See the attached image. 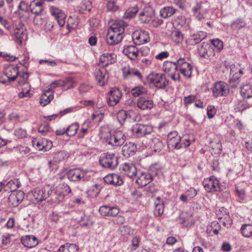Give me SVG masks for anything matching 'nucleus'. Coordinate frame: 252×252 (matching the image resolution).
<instances>
[{"mask_svg": "<svg viewBox=\"0 0 252 252\" xmlns=\"http://www.w3.org/2000/svg\"><path fill=\"white\" fill-rule=\"evenodd\" d=\"M126 25L123 21L114 23L108 30L106 37L107 43L109 45H115L119 43L123 38V34Z\"/></svg>", "mask_w": 252, "mask_h": 252, "instance_id": "nucleus-1", "label": "nucleus"}, {"mask_svg": "<svg viewBox=\"0 0 252 252\" xmlns=\"http://www.w3.org/2000/svg\"><path fill=\"white\" fill-rule=\"evenodd\" d=\"M99 162L102 167L114 170L118 165V157L114 153H104L100 156Z\"/></svg>", "mask_w": 252, "mask_h": 252, "instance_id": "nucleus-2", "label": "nucleus"}, {"mask_svg": "<svg viewBox=\"0 0 252 252\" xmlns=\"http://www.w3.org/2000/svg\"><path fill=\"white\" fill-rule=\"evenodd\" d=\"M126 136L122 131L116 130L110 132L106 137V142L113 146H120L126 141Z\"/></svg>", "mask_w": 252, "mask_h": 252, "instance_id": "nucleus-3", "label": "nucleus"}, {"mask_svg": "<svg viewBox=\"0 0 252 252\" xmlns=\"http://www.w3.org/2000/svg\"><path fill=\"white\" fill-rule=\"evenodd\" d=\"M203 185L208 192H220L222 190V186L220 181L214 176L205 179L203 182Z\"/></svg>", "mask_w": 252, "mask_h": 252, "instance_id": "nucleus-4", "label": "nucleus"}, {"mask_svg": "<svg viewBox=\"0 0 252 252\" xmlns=\"http://www.w3.org/2000/svg\"><path fill=\"white\" fill-rule=\"evenodd\" d=\"M212 95L214 97L227 96L229 93V89L226 83L222 81L216 82L212 88Z\"/></svg>", "mask_w": 252, "mask_h": 252, "instance_id": "nucleus-5", "label": "nucleus"}, {"mask_svg": "<svg viewBox=\"0 0 252 252\" xmlns=\"http://www.w3.org/2000/svg\"><path fill=\"white\" fill-rule=\"evenodd\" d=\"M195 17L199 21L207 18L209 13V6L207 2H198L192 7Z\"/></svg>", "mask_w": 252, "mask_h": 252, "instance_id": "nucleus-6", "label": "nucleus"}, {"mask_svg": "<svg viewBox=\"0 0 252 252\" xmlns=\"http://www.w3.org/2000/svg\"><path fill=\"white\" fill-rule=\"evenodd\" d=\"M43 10V3L40 0H34L30 5V11L35 15L33 22L35 24L41 23V14Z\"/></svg>", "mask_w": 252, "mask_h": 252, "instance_id": "nucleus-7", "label": "nucleus"}, {"mask_svg": "<svg viewBox=\"0 0 252 252\" xmlns=\"http://www.w3.org/2000/svg\"><path fill=\"white\" fill-rule=\"evenodd\" d=\"M162 69L168 74L173 80L180 79L179 72L178 70L177 60L176 62L166 61L162 65Z\"/></svg>", "mask_w": 252, "mask_h": 252, "instance_id": "nucleus-8", "label": "nucleus"}, {"mask_svg": "<svg viewBox=\"0 0 252 252\" xmlns=\"http://www.w3.org/2000/svg\"><path fill=\"white\" fill-rule=\"evenodd\" d=\"M199 55L207 60H211L215 56V49L210 44L205 42H202L197 46Z\"/></svg>", "mask_w": 252, "mask_h": 252, "instance_id": "nucleus-9", "label": "nucleus"}, {"mask_svg": "<svg viewBox=\"0 0 252 252\" xmlns=\"http://www.w3.org/2000/svg\"><path fill=\"white\" fill-rule=\"evenodd\" d=\"M51 188L49 186H45L42 188H36L32 191L33 198L32 199L35 203L41 202L48 198Z\"/></svg>", "mask_w": 252, "mask_h": 252, "instance_id": "nucleus-10", "label": "nucleus"}, {"mask_svg": "<svg viewBox=\"0 0 252 252\" xmlns=\"http://www.w3.org/2000/svg\"><path fill=\"white\" fill-rule=\"evenodd\" d=\"M181 141V138L178 135V132L176 131H171L167 135L166 142L169 148L177 150L183 148Z\"/></svg>", "mask_w": 252, "mask_h": 252, "instance_id": "nucleus-11", "label": "nucleus"}, {"mask_svg": "<svg viewBox=\"0 0 252 252\" xmlns=\"http://www.w3.org/2000/svg\"><path fill=\"white\" fill-rule=\"evenodd\" d=\"M178 70L186 78H190L192 74V67L191 64L186 61L185 59L180 58L177 60Z\"/></svg>", "mask_w": 252, "mask_h": 252, "instance_id": "nucleus-12", "label": "nucleus"}, {"mask_svg": "<svg viewBox=\"0 0 252 252\" xmlns=\"http://www.w3.org/2000/svg\"><path fill=\"white\" fill-rule=\"evenodd\" d=\"M122 97V93L118 88H113L108 93L106 100L110 106H114L120 101Z\"/></svg>", "mask_w": 252, "mask_h": 252, "instance_id": "nucleus-13", "label": "nucleus"}, {"mask_svg": "<svg viewBox=\"0 0 252 252\" xmlns=\"http://www.w3.org/2000/svg\"><path fill=\"white\" fill-rule=\"evenodd\" d=\"M49 10L51 14L54 17L59 26L63 27L65 23L66 15L64 12L55 6H51Z\"/></svg>", "mask_w": 252, "mask_h": 252, "instance_id": "nucleus-14", "label": "nucleus"}, {"mask_svg": "<svg viewBox=\"0 0 252 252\" xmlns=\"http://www.w3.org/2000/svg\"><path fill=\"white\" fill-rule=\"evenodd\" d=\"M216 215L220 220V222L222 223L224 226L227 228L231 226L232 223V220L229 216L226 209L223 207L220 208L219 210L217 211Z\"/></svg>", "mask_w": 252, "mask_h": 252, "instance_id": "nucleus-15", "label": "nucleus"}, {"mask_svg": "<svg viewBox=\"0 0 252 252\" xmlns=\"http://www.w3.org/2000/svg\"><path fill=\"white\" fill-rule=\"evenodd\" d=\"M132 38L135 45H141L148 42L150 37L149 33L145 31H136L132 34Z\"/></svg>", "mask_w": 252, "mask_h": 252, "instance_id": "nucleus-16", "label": "nucleus"}, {"mask_svg": "<svg viewBox=\"0 0 252 252\" xmlns=\"http://www.w3.org/2000/svg\"><path fill=\"white\" fill-rule=\"evenodd\" d=\"M123 76L125 79H129L135 77L139 80H142V75L141 72L136 68L131 67L129 65L124 66L122 69Z\"/></svg>", "mask_w": 252, "mask_h": 252, "instance_id": "nucleus-17", "label": "nucleus"}, {"mask_svg": "<svg viewBox=\"0 0 252 252\" xmlns=\"http://www.w3.org/2000/svg\"><path fill=\"white\" fill-rule=\"evenodd\" d=\"M3 73L7 77L9 81H13L19 74L18 67L14 64L8 65L4 67Z\"/></svg>", "mask_w": 252, "mask_h": 252, "instance_id": "nucleus-18", "label": "nucleus"}, {"mask_svg": "<svg viewBox=\"0 0 252 252\" xmlns=\"http://www.w3.org/2000/svg\"><path fill=\"white\" fill-rule=\"evenodd\" d=\"M85 175V172L78 168L70 169L67 173L68 179L74 182L84 181Z\"/></svg>", "mask_w": 252, "mask_h": 252, "instance_id": "nucleus-19", "label": "nucleus"}, {"mask_svg": "<svg viewBox=\"0 0 252 252\" xmlns=\"http://www.w3.org/2000/svg\"><path fill=\"white\" fill-rule=\"evenodd\" d=\"M94 76L97 84L100 86H104L107 82L108 74L106 69H96L94 72Z\"/></svg>", "mask_w": 252, "mask_h": 252, "instance_id": "nucleus-20", "label": "nucleus"}, {"mask_svg": "<svg viewBox=\"0 0 252 252\" xmlns=\"http://www.w3.org/2000/svg\"><path fill=\"white\" fill-rule=\"evenodd\" d=\"M99 212L104 217H114L119 213V209L116 207L103 205L100 207Z\"/></svg>", "mask_w": 252, "mask_h": 252, "instance_id": "nucleus-21", "label": "nucleus"}, {"mask_svg": "<svg viewBox=\"0 0 252 252\" xmlns=\"http://www.w3.org/2000/svg\"><path fill=\"white\" fill-rule=\"evenodd\" d=\"M116 61V55L114 53H104L99 58V65L104 68Z\"/></svg>", "mask_w": 252, "mask_h": 252, "instance_id": "nucleus-22", "label": "nucleus"}, {"mask_svg": "<svg viewBox=\"0 0 252 252\" xmlns=\"http://www.w3.org/2000/svg\"><path fill=\"white\" fill-rule=\"evenodd\" d=\"M153 178L150 173L141 172L137 174L136 183L140 187H144L152 181Z\"/></svg>", "mask_w": 252, "mask_h": 252, "instance_id": "nucleus-23", "label": "nucleus"}, {"mask_svg": "<svg viewBox=\"0 0 252 252\" xmlns=\"http://www.w3.org/2000/svg\"><path fill=\"white\" fill-rule=\"evenodd\" d=\"M207 35V34L205 32L199 31L190 35L187 42L189 45H195L204 39Z\"/></svg>", "mask_w": 252, "mask_h": 252, "instance_id": "nucleus-24", "label": "nucleus"}, {"mask_svg": "<svg viewBox=\"0 0 252 252\" xmlns=\"http://www.w3.org/2000/svg\"><path fill=\"white\" fill-rule=\"evenodd\" d=\"M104 182L114 186H121L124 183L122 178L119 175L115 173L109 174L104 177Z\"/></svg>", "mask_w": 252, "mask_h": 252, "instance_id": "nucleus-25", "label": "nucleus"}, {"mask_svg": "<svg viewBox=\"0 0 252 252\" xmlns=\"http://www.w3.org/2000/svg\"><path fill=\"white\" fill-rule=\"evenodd\" d=\"M121 168L125 174L130 178H133L137 175V168L135 165L132 163H124Z\"/></svg>", "mask_w": 252, "mask_h": 252, "instance_id": "nucleus-26", "label": "nucleus"}, {"mask_svg": "<svg viewBox=\"0 0 252 252\" xmlns=\"http://www.w3.org/2000/svg\"><path fill=\"white\" fill-rule=\"evenodd\" d=\"M21 242L26 247L32 248L36 246L38 241L35 236L32 235L23 236L21 238Z\"/></svg>", "mask_w": 252, "mask_h": 252, "instance_id": "nucleus-27", "label": "nucleus"}, {"mask_svg": "<svg viewBox=\"0 0 252 252\" xmlns=\"http://www.w3.org/2000/svg\"><path fill=\"white\" fill-rule=\"evenodd\" d=\"M154 15V10L150 6L144 7L142 11L139 14V19L142 23L149 22Z\"/></svg>", "mask_w": 252, "mask_h": 252, "instance_id": "nucleus-28", "label": "nucleus"}, {"mask_svg": "<svg viewBox=\"0 0 252 252\" xmlns=\"http://www.w3.org/2000/svg\"><path fill=\"white\" fill-rule=\"evenodd\" d=\"M48 198H49L48 202L51 204H58L64 200L63 196L57 191L55 188L52 189H51Z\"/></svg>", "mask_w": 252, "mask_h": 252, "instance_id": "nucleus-29", "label": "nucleus"}, {"mask_svg": "<svg viewBox=\"0 0 252 252\" xmlns=\"http://www.w3.org/2000/svg\"><path fill=\"white\" fill-rule=\"evenodd\" d=\"M123 53L131 60H135L139 56L138 50L133 45L125 46Z\"/></svg>", "mask_w": 252, "mask_h": 252, "instance_id": "nucleus-30", "label": "nucleus"}, {"mask_svg": "<svg viewBox=\"0 0 252 252\" xmlns=\"http://www.w3.org/2000/svg\"><path fill=\"white\" fill-rule=\"evenodd\" d=\"M136 146L131 142L126 143L123 146V155L126 158L133 156L136 151Z\"/></svg>", "mask_w": 252, "mask_h": 252, "instance_id": "nucleus-31", "label": "nucleus"}, {"mask_svg": "<svg viewBox=\"0 0 252 252\" xmlns=\"http://www.w3.org/2000/svg\"><path fill=\"white\" fill-rule=\"evenodd\" d=\"M248 99L243 98L238 100L235 102V109L238 111L242 112L252 105V100L250 102Z\"/></svg>", "mask_w": 252, "mask_h": 252, "instance_id": "nucleus-32", "label": "nucleus"}, {"mask_svg": "<svg viewBox=\"0 0 252 252\" xmlns=\"http://www.w3.org/2000/svg\"><path fill=\"white\" fill-rule=\"evenodd\" d=\"M102 187L101 184H96L90 187L87 191V194L90 198H95L100 193Z\"/></svg>", "mask_w": 252, "mask_h": 252, "instance_id": "nucleus-33", "label": "nucleus"}, {"mask_svg": "<svg viewBox=\"0 0 252 252\" xmlns=\"http://www.w3.org/2000/svg\"><path fill=\"white\" fill-rule=\"evenodd\" d=\"M235 66H231L230 69V77L229 79V85L231 88H236L239 85L240 82L239 74L234 73Z\"/></svg>", "mask_w": 252, "mask_h": 252, "instance_id": "nucleus-34", "label": "nucleus"}, {"mask_svg": "<svg viewBox=\"0 0 252 252\" xmlns=\"http://www.w3.org/2000/svg\"><path fill=\"white\" fill-rule=\"evenodd\" d=\"M79 247L75 244L66 243L61 245L57 252H78Z\"/></svg>", "mask_w": 252, "mask_h": 252, "instance_id": "nucleus-35", "label": "nucleus"}, {"mask_svg": "<svg viewBox=\"0 0 252 252\" xmlns=\"http://www.w3.org/2000/svg\"><path fill=\"white\" fill-rule=\"evenodd\" d=\"M137 105L141 110L150 109L153 107V102L145 97H141L138 99Z\"/></svg>", "mask_w": 252, "mask_h": 252, "instance_id": "nucleus-36", "label": "nucleus"}, {"mask_svg": "<svg viewBox=\"0 0 252 252\" xmlns=\"http://www.w3.org/2000/svg\"><path fill=\"white\" fill-rule=\"evenodd\" d=\"M139 10L137 4L131 5L126 9L123 18L124 19H131L134 18Z\"/></svg>", "mask_w": 252, "mask_h": 252, "instance_id": "nucleus-37", "label": "nucleus"}, {"mask_svg": "<svg viewBox=\"0 0 252 252\" xmlns=\"http://www.w3.org/2000/svg\"><path fill=\"white\" fill-rule=\"evenodd\" d=\"M24 197L23 191H19L16 194H12L8 198L9 202H11L14 207H17L19 203L21 202Z\"/></svg>", "mask_w": 252, "mask_h": 252, "instance_id": "nucleus-38", "label": "nucleus"}, {"mask_svg": "<svg viewBox=\"0 0 252 252\" xmlns=\"http://www.w3.org/2000/svg\"><path fill=\"white\" fill-rule=\"evenodd\" d=\"M20 186V184L18 179H14L4 184V189L5 191L13 192L16 190Z\"/></svg>", "mask_w": 252, "mask_h": 252, "instance_id": "nucleus-39", "label": "nucleus"}, {"mask_svg": "<svg viewBox=\"0 0 252 252\" xmlns=\"http://www.w3.org/2000/svg\"><path fill=\"white\" fill-rule=\"evenodd\" d=\"M79 24V19L76 15L69 16L66 23V28L69 32L75 29Z\"/></svg>", "mask_w": 252, "mask_h": 252, "instance_id": "nucleus-40", "label": "nucleus"}, {"mask_svg": "<svg viewBox=\"0 0 252 252\" xmlns=\"http://www.w3.org/2000/svg\"><path fill=\"white\" fill-rule=\"evenodd\" d=\"M240 93L242 96L247 99H251L252 100V85L246 84L240 88Z\"/></svg>", "mask_w": 252, "mask_h": 252, "instance_id": "nucleus-41", "label": "nucleus"}, {"mask_svg": "<svg viewBox=\"0 0 252 252\" xmlns=\"http://www.w3.org/2000/svg\"><path fill=\"white\" fill-rule=\"evenodd\" d=\"M53 98V94L48 89L41 95L40 99V103L42 106H45L49 103Z\"/></svg>", "mask_w": 252, "mask_h": 252, "instance_id": "nucleus-42", "label": "nucleus"}, {"mask_svg": "<svg viewBox=\"0 0 252 252\" xmlns=\"http://www.w3.org/2000/svg\"><path fill=\"white\" fill-rule=\"evenodd\" d=\"M240 231L242 236L244 237L252 239V224H243Z\"/></svg>", "mask_w": 252, "mask_h": 252, "instance_id": "nucleus-43", "label": "nucleus"}, {"mask_svg": "<svg viewBox=\"0 0 252 252\" xmlns=\"http://www.w3.org/2000/svg\"><path fill=\"white\" fill-rule=\"evenodd\" d=\"M91 120L90 119L85 120L82 125L81 129L78 134V137L79 138L84 137L88 132V129L91 127Z\"/></svg>", "mask_w": 252, "mask_h": 252, "instance_id": "nucleus-44", "label": "nucleus"}, {"mask_svg": "<svg viewBox=\"0 0 252 252\" xmlns=\"http://www.w3.org/2000/svg\"><path fill=\"white\" fill-rule=\"evenodd\" d=\"M147 81L151 88L158 87V72L153 71L147 76Z\"/></svg>", "mask_w": 252, "mask_h": 252, "instance_id": "nucleus-45", "label": "nucleus"}, {"mask_svg": "<svg viewBox=\"0 0 252 252\" xmlns=\"http://www.w3.org/2000/svg\"><path fill=\"white\" fill-rule=\"evenodd\" d=\"M55 188L57 191L63 196V198L69 194L71 190L70 188L66 184L62 183L57 186Z\"/></svg>", "mask_w": 252, "mask_h": 252, "instance_id": "nucleus-46", "label": "nucleus"}, {"mask_svg": "<svg viewBox=\"0 0 252 252\" xmlns=\"http://www.w3.org/2000/svg\"><path fill=\"white\" fill-rule=\"evenodd\" d=\"M175 12V9L172 6L164 7L160 10V15L164 18L171 16Z\"/></svg>", "mask_w": 252, "mask_h": 252, "instance_id": "nucleus-47", "label": "nucleus"}, {"mask_svg": "<svg viewBox=\"0 0 252 252\" xmlns=\"http://www.w3.org/2000/svg\"><path fill=\"white\" fill-rule=\"evenodd\" d=\"M132 131L137 137L144 135V125L136 124L133 126Z\"/></svg>", "mask_w": 252, "mask_h": 252, "instance_id": "nucleus-48", "label": "nucleus"}, {"mask_svg": "<svg viewBox=\"0 0 252 252\" xmlns=\"http://www.w3.org/2000/svg\"><path fill=\"white\" fill-rule=\"evenodd\" d=\"M62 81L63 82L62 87H63L65 90L70 89L75 87L76 85V82L70 77H67L64 80H62Z\"/></svg>", "mask_w": 252, "mask_h": 252, "instance_id": "nucleus-49", "label": "nucleus"}, {"mask_svg": "<svg viewBox=\"0 0 252 252\" xmlns=\"http://www.w3.org/2000/svg\"><path fill=\"white\" fill-rule=\"evenodd\" d=\"M131 93L133 96L136 97L140 95L146 94L147 90L143 86H136L131 89Z\"/></svg>", "mask_w": 252, "mask_h": 252, "instance_id": "nucleus-50", "label": "nucleus"}, {"mask_svg": "<svg viewBox=\"0 0 252 252\" xmlns=\"http://www.w3.org/2000/svg\"><path fill=\"white\" fill-rule=\"evenodd\" d=\"M211 45H212L215 49V52H220L223 47V44L222 41L219 38H216L210 40Z\"/></svg>", "mask_w": 252, "mask_h": 252, "instance_id": "nucleus-51", "label": "nucleus"}, {"mask_svg": "<svg viewBox=\"0 0 252 252\" xmlns=\"http://www.w3.org/2000/svg\"><path fill=\"white\" fill-rule=\"evenodd\" d=\"M79 128V125L78 123H74L71 124L66 129V135L69 136H74Z\"/></svg>", "mask_w": 252, "mask_h": 252, "instance_id": "nucleus-52", "label": "nucleus"}, {"mask_svg": "<svg viewBox=\"0 0 252 252\" xmlns=\"http://www.w3.org/2000/svg\"><path fill=\"white\" fill-rule=\"evenodd\" d=\"M246 26V23L242 19H237L231 24V28L233 31H238Z\"/></svg>", "mask_w": 252, "mask_h": 252, "instance_id": "nucleus-53", "label": "nucleus"}, {"mask_svg": "<svg viewBox=\"0 0 252 252\" xmlns=\"http://www.w3.org/2000/svg\"><path fill=\"white\" fill-rule=\"evenodd\" d=\"M13 35L17 41L22 44V41L25 36V33L24 32L23 29L22 28H16L14 29Z\"/></svg>", "mask_w": 252, "mask_h": 252, "instance_id": "nucleus-54", "label": "nucleus"}, {"mask_svg": "<svg viewBox=\"0 0 252 252\" xmlns=\"http://www.w3.org/2000/svg\"><path fill=\"white\" fill-rule=\"evenodd\" d=\"M211 146L215 154H220L222 151V145L220 140L212 141Z\"/></svg>", "mask_w": 252, "mask_h": 252, "instance_id": "nucleus-55", "label": "nucleus"}, {"mask_svg": "<svg viewBox=\"0 0 252 252\" xmlns=\"http://www.w3.org/2000/svg\"><path fill=\"white\" fill-rule=\"evenodd\" d=\"M118 0H109L107 3V10L109 12H115L119 8V5L117 4Z\"/></svg>", "mask_w": 252, "mask_h": 252, "instance_id": "nucleus-56", "label": "nucleus"}, {"mask_svg": "<svg viewBox=\"0 0 252 252\" xmlns=\"http://www.w3.org/2000/svg\"><path fill=\"white\" fill-rule=\"evenodd\" d=\"M29 77V75L27 72H23L21 75L20 74V79L18 81L19 84L25 85L27 88L29 87L30 85L28 82Z\"/></svg>", "mask_w": 252, "mask_h": 252, "instance_id": "nucleus-57", "label": "nucleus"}, {"mask_svg": "<svg viewBox=\"0 0 252 252\" xmlns=\"http://www.w3.org/2000/svg\"><path fill=\"white\" fill-rule=\"evenodd\" d=\"M128 114L129 113L128 112L125 110H120L117 113V119L121 125L125 122L128 116Z\"/></svg>", "mask_w": 252, "mask_h": 252, "instance_id": "nucleus-58", "label": "nucleus"}, {"mask_svg": "<svg viewBox=\"0 0 252 252\" xmlns=\"http://www.w3.org/2000/svg\"><path fill=\"white\" fill-rule=\"evenodd\" d=\"M168 84V81L165 78V75L161 74L158 77V88L164 89Z\"/></svg>", "mask_w": 252, "mask_h": 252, "instance_id": "nucleus-59", "label": "nucleus"}, {"mask_svg": "<svg viewBox=\"0 0 252 252\" xmlns=\"http://www.w3.org/2000/svg\"><path fill=\"white\" fill-rule=\"evenodd\" d=\"M197 190L193 188H189L186 192L187 196L189 197V199H190L194 198L197 195Z\"/></svg>", "mask_w": 252, "mask_h": 252, "instance_id": "nucleus-60", "label": "nucleus"}, {"mask_svg": "<svg viewBox=\"0 0 252 252\" xmlns=\"http://www.w3.org/2000/svg\"><path fill=\"white\" fill-rule=\"evenodd\" d=\"M14 134L19 138H23L26 136L27 132L25 130L21 128H19L15 130Z\"/></svg>", "mask_w": 252, "mask_h": 252, "instance_id": "nucleus-61", "label": "nucleus"}, {"mask_svg": "<svg viewBox=\"0 0 252 252\" xmlns=\"http://www.w3.org/2000/svg\"><path fill=\"white\" fill-rule=\"evenodd\" d=\"M49 129L50 126L47 124H42L38 127L39 132L42 133L43 135H46L49 132Z\"/></svg>", "mask_w": 252, "mask_h": 252, "instance_id": "nucleus-62", "label": "nucleus"}, {"mask_svg": "<svg viewBox=\"0 0 252 252\" xmlns=\"http://www.w3.org/2000/svg\"><path fill=\"white\" fill-rule=\"evenodd\" d=\"M13 235H10L8 233L4 234L1 236V243L3 245H7L10 244L11 242L10 236Z\"/></svg>", "mask_w": 252, "mask_h": 252, "instance_id": "nucleus-63", "label": "nucleus"}, {"mask_svg": "<svg viewBox=\"0 0 252 252\" xmlns=\"http://www.w3.org/2000/svg\"><path fill=\"white\" fill-rule=\"evenodd\" d=\"M195 96L194 95H189L187 96H185L184 98V103L185 105L187 106L193 102H194L195 100Z\"/></svg>", "mask_w": 252, "mask_h": 252, "instance_id": "nucleus-64", "label": "nucleus"}]
</instances>
